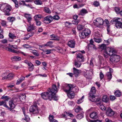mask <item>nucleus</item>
I'll return each instance as SVG.
<instances>
[{
    "label": "nucleus",
    "mask_w": 122,
    "mask_h": 122,
    "mask_svg": "<svg viewBox=\"0 0 122 122\" xmlns=\"http://www.w3.org/2000/svg\"><path fill=\"white\" fill-rule=\"evenodd\" d=\"M110 60L113 62H117L120 61V57L119 55L114 54L110 57Z\"/></svg>",
    "instance_id": "nucleus-8"
},
{
    "label": "nucleus",
    "mask_w": 122,
    "mask_h": 122,
    "mask_svg": "<svg viewBox=\"0 0 122 122\" xmlns=\"http://www.w3.org/2000/svg\"><path fill=\"white\" fill-rule=\"evenodd\" d=\"M88 13L87 10L85 9H82L80 11V13L81 15H83L85 14H86Z\"/></svg>",
    "instance_id": "nucleus-26"
},
{
    "label": "nucleus",
    "mask_w": 122,
    "mask_h": 122,
    "mask_svg": "<svg viewBox=\"0 0 122 122\" xmlns=\"http://www.w3.org/2000/svg\"><path fill=\"white\" fill-rule=\"evenodd\" d=\"M52 51V50L51 49H47V52L46 53V54H48L50 53L51 51Z\"/></svg>",
    "instance_id": "nucleus-63"
},
{
    "label": "nucleus",
    "mask_w": 122,
    "mask_h": 122,
    "mask_svg": "<svg viewBox=\"0 0 122 122\" xmlns=\"http://www.w3.org/2000/svg\"><path fill=\"white\" fill-rule=\"evenodd\" d=\"M17 99L15 98H13L9 102V104L10 107L12 108H14L15 107V105L13 102L16 103L17 101Z\"/></svg>",
    "instance_id": "nucleus-12"
},
{
    "label": "nucleus",
    "mask_w": 122,
    "mask_h": 122,
    "mask_svg": "<svg viewBox=\"0 0 122 122\" xmlns=\"http://www.w3.org/2000/svg\"><path fill=\"white\" fill-rule=\"evenodd\" d=\"M0 8L5 13V15L9 16L10 15V14L9 12L11 11L12 8L10 5L3 3L0 4Z\"/></svg>",
    "instance_id": "nucleus-2"
},
{
    "label": "nucleus",
    "mask_w": 122,
    "mask_h": 122,
    "mask_svg": "<svg viewBox=\"0 0 122 122\" xmlns=\"http://www.w3.org/2000/svg\"><path fill=\"white\" fill-rule=\"evenodd\" d=\"M31 36L30 35V34L29 33L26 35V37L24 39H28Z\"/></svg>",
    "instance_id": "nucleus-60"
},
{
    "label": "nucleus",
    "mask_w": 122,
    "mask_h": 122,
    "mask_svg": "<svg viewBox=\"0 0 122 122\" xmlns=\"http://www.w3.org/2000/svg\"><path fill=\"white\" fill-rule=\"evenodd\" d=\"M1 24L3 26H6V22L5 20H2Z\"/></svg>",
    "instance_id": "nucleus-49"
},
{
    "label": "nucleus",
    "mask_w": 122,
    "mask_h": 122,
    "mask_svg": "<svg viewBox=\"0 0 122 122\" xmlns=\"http://www.w3.org/2000/svg\"><path fill=\"white\" fill-rule=\"evenodd\" d=\"M22 110L25 117V118H23L22 119H24L26 121H28L30 120V118L26 114L28 112V109L26 107H23L22 108Z\"/></svg>",
    "instance_id": "nucleus-9"
},
{
    "label": "nucleus",
    "mask_w": 122,
    "mask_h": 122,
    "mask_svg": "<svg viewBox=\"0 0 122 122\" xmlns=\"http://www.w3.org/2000/svg\"><path fill=\"white\" fill-rule=\"evenodd\" d=\"M90 117L91 118L93 119H96L98 117L97 113L96 112H93L90 114Z\"/></svg>",
    "instance_id": "nucleus-19"
},
{
    "label": "nucleus",
    "mask_w": 122,
    "mask_h": 122,
    "mask_svg": "<svg viewBox=\"0 0 122 122\" xmlns=\"http://www.w3.org/2000/svg\"><path fill=\"white\" fill-rule=\"evenodd\" d=\"M6 98L4 101H5V107L6 108H8V106L6 104V102L9 100L10 99V98L9 97L7 96V97Z\"/></svg>",
    "instance_id": "nucleus-44"
},
{
    "label": "nucleus",
    "mask_w": 122,
    "mask_h": 122,
    "mask_svg": "<svg viewBox=\"0 0 122 122\" xmlns=\"http://www.w3.org/2000/svg\"><path fill=\"white\" fill-rule=\"evenodd\" d=\"M81 62L78 61L77 60H76L75 61L74 65L77 68L79 67H80L81 65Z\"/></svg>",
    "instance_id": "nucleus-22"
},
{
    "label": "nucleus",
    "mask_w": 122,
    "mask_h": 122,
    "mask_svg": "<svg viewBox=\"0 0 122 122\" xmlns=\"http://www.w3.org/2000/svg\"><path fill=\"white\" fill-rule=\"evenodd\" d=\"M7 20L10 22H13L15 20V18L14 17H9L7 18Z\"/></svg>",
    "instance_id": "nucleus-35"
},
{
    "label": "nucleus",
    "mask_w": 122,
    "mask_h": 122,
    "mask_svg": "<svg viewBox=\"0 0 122 122\" xmlns=\"http://www.w3.org/2000/svg\"><path fill=\"white\" fill-rule=\"evenodd\" d=\"M65 113H66L68 116H69L70 117H73L74 116V115L71 113L66 112Z\"/></svg>",
    "instance_id": "nucleus-56"
},
{
    "label": "nucleus",
    "mask_w": 122,
    "mask_h": 122,
    "mask_svg": "<svg viewBox=\"0 0 122 122\" xmlns=\"http://www.w3.org/2000/svg\"><path fill=\"white\" fill-rule=\"evenodd\" d=\"M95 22H94V24L96 26L98 27H101L103 25L104 21L101 18H97L95 20Z\"/></svg>",
    "instance_id": "nucleus-7"
},
{
    "label": "nucleus",
    "mask_w": 122,
    "mask_h": 122,
    "mask_svg": "<svg viewBox=\"0 0 122 122\" xmlns=\"http://www.w3.org/2000/svg\"><path fill=\"white\" fill-rule=\"evenodd\" d=\"M112 22H116L115 25L117 28H122V19L120 18L113 19L111 20Z\"/></svg>",
    "instance_id": "nucleus-6"
},
{
    "label": "nucleus",
    "mask_w": 122,
    "mask_h": 122,
    "mask_svg": "<svg viewBox=\"0 0 122 122\" xmlns=\"http://www.w3.org/2000/svg\"><path fill=\"white\" fill-rule=\"evenodd\" d=\"M7 73H5L3 74L2 75L3 79H7L9 80H11L13 79L14 76V75L12 73H10L8 74L6 76H5V75H6Z\"/></svg>",
    "instance_id": "nucleus-10"
},
{
    "label": "nucleus",
    "mask_w": 122,
    "mask_h": 122,
    "mask_svg": "<svg viewBox=\"0 0 122 122\" xmlns=\"http://www.w3.org/2000/svg\"><path fill=\"white\" fill-rule=\"evenodd\" d=\"M2 43L4 44H6L7 43V40L5 39L1 40V41Z\"/></svg>",
    "instance_id": "nucleus-55"
},
{
    "label": "nucleus",
    "mask_w": 122,
    "mask_h": 122,
    "mask_svg": "<svg viewBox=\"0 0 122 122\" xmlns=\"http://www.w3.org/2000/svg\"><path fill=\"white\" fill-rule=\"evenodd\" d=\"M114 94L115 96L117 97H120L121 95V92L119 90H117L114 93Z\"/></svg>",
    "instance_id": "nucleus-31"
},
{
    "label": "nucleus",
    "mask_w": 122,
    "mask_h": 122,
    "mask_svg": "<svg viewBox=\"0 0 122 122\" xmlns=\"http://www.w3.org/2000/svg\"><path fill=\"white\" fill-rule=\"evenodd\" d=\"M23 46L24 48L26 49L29 48L31 47L28 44L24 45H23Z\"/></svg>",
    "instance_id": "nucleus-54"
},
{
    "label": "nucleus",
    "mask_w": 122,
    "mask_h": 122,
    "mask_svg": "<svg viewBox=\"0 0 122 122\" xmlns=\"http://www.w3.org/2000/svg\"><path fill=\"white\" fill-rule=\"evenodd\" d=\"M11 0L14 3L15 7L17 8H18L19 7V5H18V3L19 4V2H18V1L17 0Z\"/></svg>",
    "instance_id": "nucleus-36"
},
{
    "label": "nucleus",
    "mask_w": 122,
    "mask_h": 122,
    "mask_svg": "<svg viewBox=\"0 0 122 122\" xmlns=\"http://www.w3.org/2000/svg\"><path fill=\"white\" fill-rule=\"evenodd\" d=\"M52 42L51 41L48 42V46L50 47H53V46L52 45Z\"/></svg>",
    "instance_id": "nucleus-53"
},
{
    "label": "nucleus",
    "mask_w": 122,
    "mask_h": 122,
    "mask_svg": "<svg viewBox=\"0 0 122 122\" xmlns=\"http://www.w3.org/2000/svg\"><path fill=\"white\" fill-rule=\"evenodd\" d=\"M36 104V102H34L33 105L30 107L29 109L30 111L32 112L34 114L39 113L41 112L40 110L38 109L37 106Z\"/></svg>",
    "instance_id": "nucleus-5"
},
{
    "label": "nucleus",
    "mask_w": 122,
    "mask_h": 122,
    "mask_svg": "<svg viewBox=\"0 0 122 122\" xmlns=\"http://www.w3.org/2000/svg\"><path fill=\"white\" fill-rule=\"evenodd\" d=\"M73 69L74 75L76 77L79 74L81 73V71L80 70L77 69L75 67H74Z\"/></svg>",
    "instance_id": "nucleus-18"
},
{
    "label": "nucleus",
    "mask_w": 122,
    "mask_h": 122,
    "mask_svg": "<svg viewBox=\"0 0 122 122\" xmlns=\"http://www.w3.org/2000/svg\"><path fill=\"white\" fill-rule=\"evenodd\" d=\"M30 51L31 52H32L33 54L36 56H39V54L38 53L37 51L35 50H32L31 49H30Z\"/></svg>",
    "instance_id": "nucleus-38"
},
{
    "label": "nucleus",
    "mask_w": 122,
    "mask_h": 122,
    "mask_svg": "<svg viewBox=\"0 0 122 122\" xmlns=\"http://www.w3.org/2000/svg\"><path fill=\"white\" fill-rule=\"evenodd\" d=\"M99 47L101 49L104 50V51L106 50L107 48L106 46V45L104 44H102V45L99 46Z\"/></svg>",
    "instance_id": "nucleus-42"
},
{
    "label": "nucleus",
    "mask_w": 122,
    "mask_h": 122,
    "mask_svg": "<svg viewBox=\"0 0 122 122\" xmlns=\"http://www.w3.org/2000/svg\"><path fill=\"white\" fill-rule=\"evenodd\" d=\"M7 50L10 52H12L14 53H17L18 52V51H17L11 49L10 47H8L7 48Z\"/></svg>",
    "instance_id": "nucleus-40"
},
{
    "label": "nucleus",
    "mask_w": 122,
    "mask_h": 122,
    "mask_svg": "<svg viewBox=\"0 0 122 122\" xmlns=\"http://www.w3.org/2000/svg\"><path fill=\"white\" fill-rule=\"evenodd\" d=\"M114 10L116 13L117 14H119L120 11V8L118 7H115L114 8Z\"/></svg>",
    "instance_id": "nucleus-43"
},
{
    "label": "nucleus",
    "mask_w": 122,
    "mask_h": 122,
    "mask_svg": "<svg viewBox=\"0 0 122 122\" xmlns=\"http://www.w3.org/2000/svg\"><path fill=\"white\" fill-rule=\"evenodd\" d=\"M96 92V90L95 89V88L93 86L91 88V91L89 93V95L90 94L93 95V94L95 93Z\"/></svg>",
    "instance_id": "nucleus-33"
},
{
    "label": "nucleus",
    "mask_w": 122,
    "mask_h": 122,
    "mask_svg": "<svg viewBox=\"0 0 122 122\" xmlns=\"http://www.w3.org/2000/svg\"><path fill=\"white\" fill-rule=\"evenodd\" d=\"M90 122H102V121L97 120H91Z\"/></svg>",
    "instance_id": "nucleus-64"
},
{
    "label": "nucleus",
    "mask_w": 122,
    "mask_h": 122,
    "mask_svg": "<svg viewBox=\"0 0 122 122\" xmlns=\"http://www.w3.org/2000/svg\"><path fill=\"white\" fill-rule=\"evenodd\" d=\"M97 105L98 106H100V108L102 111H105L106 108L103 105L101 104V103H97Z\"/></svg>",
    "instance_id": "nucleus-29"
},
{
    "label": "nucleus",
    "mask_w": 122,
    "mask_h": 122,
    "mask_svg": "<svg viewBox=\"0 0 122 122\" xmlns=\"http://www.w3.org/2000/svg\"><path fill=\"white\" fill-rule=\"evenodd\" d=\"M99 75L100 79H102L104 77L103 74L102 72H100Z\"/></svg>",
    "instance_id": "nucleus-58"
},
{
    "label": "nucleus",
    "mask_w": 122,
    "mask_h": 122,
    "mask_svg": "<svg viewBox=\"0 0 122 122\" xmlns=\"http://www.w3.org/2000/svg\"><path fill=\"white\" fill-rule=\"evenodd\" d=\"M11 60L13 61H19L21 60V58L18 56H14L11 58Z\"/></svg>",
    "instance_id": "nucleus-25"
},
{
    "label": "nucleus",
    "mask_w": 122,
    "mask_h": 122,
    "mask_svg": "<svg viewBox=\"0 0 122 122\" xmlns=\"http://www.w3.org/2000/svg\"><path fill=\"white\" fill-rule=\"evenodd\" d=\"M29 66L28 69L30 71H32L34 68V66L31 63H30L28 65Z\"/></svg>",
    "instance_id": "nucleus-27"
},
{
    "label": "nucleus",
    "mask_w": 122,
    "mask_h": 122,
    "mask_svg": "<svg viewBox=\"0 0 122 122\" xmlns=\"http://www.w3.org/2000/svg\"><path fill=\"white\" fill-rule=\"evenodd\" d=\"M76 59L78 61L83 62L84 61V58L83 55L81 53H78L76 55Z\"/></svg>",
    "instance_id": "nucleus-14"
},
{
    "label": "nucleus",
    "mask_w": 122,
    "mask_h": 122,
    "mask_svg": "<svg viewBox=\"0 0 122 122\" xmlns=\"http://www.w3.org/2000/svg\"><path fill=\"white\" fill-rule=\"evenodd\" d=\"M47 0H36L34 1L35 4L36 5H41L42 2L46 1Z\"/></svg>",
    "instance_id": "nucleus-23"
},
{
    "label": "nucleus",
    "mask_w": 122,
    "mask_h": 122,
    "mask_svg": "<svg viewBox=\"0 0 122 122\" xmlns=\"http://www.w3.org/2000/svg\"><path fill=\"white\" fill-rule=\"evenodd\" d=\"M36 24L37 26H40L41 25V23L39 20L36 21Z\"/></svg>",
    "instance_id": "nucleus-62"
},
{
    "label": "nucleus",
    "mask_w": 122,
    "mask_h": 122,
    "mask_svg": "<svg viewBox=\"0 0 122 122\" xmlns=\"http://www.w3.org/2000/svg\"><path fill=\"white\" fill-rule=\"evenodd\" d=\"M94 5L96 6H98L99 5V3L97 1H95L93 3Z\"/></svg>",
    "instance_id": "nucleus-57"
},
{
    "label": "nucleus",
    "mask_w": 122,
    "mask_h": 122,
    "mask_svg": "<svg viewBox=\"0 0 122 122\" xmlns=\"http://www.w3.org/2000/svg\"><path fill=\"white\" fill-rule=\"evenodd\" d=\"M26 97L25 95L24 94L21 95L20 97V99L21 101L25 100Z\"/></svg>",
    "instance_id": "nucleus-37"
},
{
    "label": "nucleus",
    "mask_w": 122,
    "mask_h": 122,
    "mask_svg": "<svg viewBox=\"0 0 122 122\" xmlns=\"http://www.w3.org/2000/svg\"><path fill=\"white\" fill-rule=\"evenodd\" d=\"M54 116L53 115H49V119L50 122H57L56 120L54 119Z\"/></svg>",
    "instance_id": "nucleus-24"
},
{
    "label": "nucleus",
    "mask_w": 122,
    "mask_h": 122,
    "mask_svg": "<svg viewBox=\"0 0 122 122\" xmlns=\"http://www.w3.org/2000/svg\"><path fill=\"white\" fill-rule=\"evenodd\" d=\"M108 100L109 98L107 96L104 95L103 96L102 99V101L103 102H108Z\"/></svg>",
    "instance_id": "nucleus-32"
},
{
    "label": "nucleus",
    "mask_w": 122,
    "mask_h": 122,
    "mask_svg": "<svg viewBox=\"0 0 122 122\" xmlns=\"http://www.w3.org/2000/svg\"><path fill=\"white\" fill-rule=\"evenodd\" d=\"M83 115L82 114H80L76 116L77 118L79 119H80L83 118Z\"/></svg>",
    "instance_id": "nucleus-51"
},
{
    "label": "nucleus",
    "mask_w": 122,
    "mask_h": 122,
    "mask_svg": "<svg viewBox=\"0 0 122 122\" xmlns=\"http://www.w3.org/2000/svg\"><path fill=\"white\" fill-rule=\"evenodd\" d=\"M75 44V41L74 40H70L68 43V46L71 48L74 47Z\"/></svg>",
    "instance_id": "nucleus-17"
},
{
    "label": "nucleus",
    "mask_w": 122,
    "mask_h": 122,
    "mask_svg": "<svg viewBox=\"0 0 122 122\" xmlns=\"http://www.w3.org/2000/svg\"><path fill=\"white\" fill-rule=\"evenodd\" d=\"M75 87V84L71 85L69 84L66 86L67 89L64 90L65 92L67 93V96L70 99H72L74 97L75 94L73 92H71V91Z\"/></svg>",
    "instance_id": "nucleus-3"
},
{
    "label": "nucleus",
    "mask_w": 122,
    "mask_h": 122,
    "mask_svg": "<svg viewBox=\"0 0 122 122\" xmlns=\"http://www.w3.org/2000/svg\"><path fill=\"white\" fill-rule=\"evenodd\" d=\"M116 52V51L114 49L108 47L107 48L106 50L104 51V56L105 57L107 58V56L106 55V54L109 56H112L113 54H115Z\"/></svg>",
    "instance_id": "nucleus-4"
},
{
    "label": "nucleus",
    "mask_w": 122,
    "mask_h": 122,
    "mask_svg": "<svg viewBox=\"0 0 122 122\" xmlns=\"http://www.w3.org/2000/svg\"><path fill=\"white\" fill-rule=\"evenodd\" d=\"M25 77L23 76H22L19 79L17 80L16 82V84L18 85L24 79Z\"/></svg>",
    "instance_id": "nucleus-28"
},
{
    "label": "nucleus",
    "mask_w": 122,
    "mask_h": 122,
    "mask_svg": "<svg viewBox=\"0 0 122 122\" xmlns=\"http://www.w3.org/2000/svg\"><path fill=\"white\" fill-rule=\"evenodd\" d=\"M84 33L85 36H89L91 34V31L89 29H85L84 31H83Z\"/></svg>",
    "instance_id": "nucleus-21"
},
{
    "label": "nucleus",
    "mask_w": 122,
    "mask_h": 122,
    "mask_svg": "<svg viewBox=\"0 0 122 122\" xmlns=\"http://www.w3.org/2000/svg\"><path fill=\"white\" fill-rule=\"evenodd\" d=\"M9 35L10 38L11 39H14L16 37V36L13 34L11 33H9Z\"/></svg>",
    "instance_id": "nucleus-41"
},
{
    "label": "nucleus",
    "mask_w": 122,
    "mask_h": 122,
    "mask_svg": "<svg viewBox=\"0 0 122 122\" xmlns=\"http://www.w3.org/2000/svg\"><path fill=\"white\" fill-rule=\"evenodd\" d=\"M94 39L95 41L98 43L102 41V40L100 38H94Z\"/></svg>",
    "instance_id": "nucleus-50"
},
{
    "label": "nucleus",
    "mask_w": 122,
    "mask_h": 122,
    "mask_svg": "<svg viewBox=\"0 0 122 122\" xmlns=\"http://www.w3.org/2000/svg\"><path fill=\"white\" fill-rule=\"evenodd\" d=\"M34 18L35 21L38 20L41 18V16L40 15H37L35 16Z\"/></svg>",
    "instance_id": "nucleus-39"
},
{
    "label": "nucleus",
    "mask_w": 122,
    "mask_h": 122,
    "mask_svg": "<svg viewBox=\"0 0 122 122\" xmlns=\"http://www.w3.org/2000/svg\"><path fill=\"white\" fill-rule=\"evenodd\" d=\"M89 97L90 98V99L92 102H98L100 100V99L95 98V96L91 94L89 95Z\"/></svg>",
    "instance_id": "nucleus-15"
},
{
    "label": "nucleus",
    "mask_w": 122,
    "mask_h": 122,
    "mask_svg": "<svg viewBox=\"0 0 122 122\" xmlns=\"http://www.w3.org/2000/svg\"><path fill=\"white\" fill-rule=\"evenodd\" d=\"M114 114V112L110 107L107 108L106 112V114L107 116L111 117L113 116Z\"/></svg>",
    "instance_id": "nucleus-13"
},
{
    "label": "nucleus",
    "mask_w": 122,
    "mask_h": 122,
    "mask_svg": "<svg viewBox=\"0 0 122 122\" xmlns=\"http://www.w3.org/2000/svg\"><path fill=\"white\" fill-rule=\"evenodd\" d=\"M45 11L47 13H51V11L48 7H45L44 9Z\"/></svg>",
    "instance_id": "nucleus-45"
},
{
    "label": "nucleus",
    "mask_w": 122,
    "mask_h": 122,
    "mask_svg": "<svg viewBox=\"0 0 122 122\" xmlns=\"http://www.w3.org/2000/svg\"><path fill=\"white\" fill-rule=\"evenodd\" d=\"M110 100L111 101H113L115 99V97L114 96H111L110 97Z\"/></svg>",
    "instance_id": "nucleus-61"
},
{
    "label": "nucleus",
    "mask_w": 122,
    "mask_h": 122,
    "mask_svg": "<svg viewBox=\"0 0 122 122\" xmlns=\"http://www.w3.org/2000/svg\"><path fill=\"white\" fill-rule=\"evenodd\" d=\"M52 17L51 15H48L44 18V22L46 24L50 23L53 20Z\"/></svg>",
    "instance_id": "nucleus-11"
},
{
    "label": "nucleus",
    "mask_w": 122,
    "mask_h": 122,
    "mask_svg": "<svg viewBox=\"0 0 122 122\" xmlns=\"http://www.w3.org/2000/svg\"><path fill=\"white\" fill-rule=\"evenodd\" d=\"M50 37L51 38L50 40H53L58 41L59 40V37L53 34L50 35Z\"/></svg>",
    "instance_id": "nucleus-20"
},
{
    "label": "nucleus",
    "mask_w": 122,
    "mask_h": 122,
    "mask_svg": "<svg viewBox=\"0 0 122 122\" xmlns=\"http://www.w3.org/2000/svg\"><path fill=\"white\" fill-rule=\"evenodd\" d=\"M7 108L10 111H11L13 113H14L15 112V110L13 109L14 108H12L11 107H8V108Z\"/></svg>",
    "instance_id": "nucleus-59"
},
{
    "label": "nucleus",
    "mask_w": 122,
    "mask_h": 122,
    "mask_svg": "<svg viewBox=\"0 0 122 122\" xmlns=\"http://www.w3.org/2000/svg\"><path fill=\"white\" fill-rule=\"evenodd\" d=\"M19 5H25V1L22 0L19 1Z\"/></svg>",
    "instance_id": "nucleus-46"
},
{
    "label": "nucleus",
    "mask_w": 122,
    "mask_h": 122,
    "mask_svg": "<svg viewBox=\"0 0 122 122\" xmlns=\"http://www.w3.org/2000/svg\"><path fill=\"white\" fill-rule=\"evenodd\" d=\"M106 75L107 79L110 80L112 78V74L110 72H107L106 74Z\"/></svg>",
    "instance_id": "nucleus-34"
},
{
    "label": "nucleus",
    "mask_w": 122,
    "mask_h": 122,
    "mask_svg": "<svg viewBox=\"0 0 122 122\" xmlns=\"http://www.w3.org/2000/svg\"><path fill=\"white\" fill-rule=\"evenodd\" d=\"M53 20V19H55L56 20H58L60 18L59 16L58 15H54L53 17H52Z\"/></svg>",
    "instance_id": "nucleus-52"
},
{
    "label": "nucleus",
    "mask_w": 122,
    "mask_h": 122,
    "mask_svg": "<svg viewBox=\"0 0 122 122\" xmlns=\"http://www.w3.org/2000/svg\"><path fill=\"white\" fill-rule=\"evenodd\" d=\"M57 89L56 85H53L52 89H49L47 92H44L41 94V95L42 98L44 100L49 99L51 100V99L53 97L54 95L57 92Z\"/></svg>",
    "instance_id": "nucleus-1"
},
{
    "label": "nucleus",
    "mask_w": 122,
    "mask_h": 122,
    "mask_svg": "<svg viewBox=\"0 0 122 122\" xmlns=\"http://www.w3.org/2000/svg\"><path fill=\"white\" fill-rule=\"evenodd\" d=\"M29 26L27 28L28 31H30L35 30L36 27L34 26V24L32 23H30Z\"/></svg>",
    "instance_id": "nucleus-16"
},
{
    "label": "nucleus",
    "mask_w": 122,
    "mask_h": 122,
    "mask_svg": "<svg viewBox=\"0 0 122 122\" xmlns=\"http://www.w3.org/2000/svg\"><path fill=\"white\" fill-rule=\"evenodd\" d=\"M84 27L81 25H78L77 27V29L79 30H81L83 29Z\"/></svg>",
    "instance_id": "nucleus-48"
},
{
    "label": "nucleus",
    "mask_w": 122,
    "mask_h": 122,
    "mask_svg": "<svg viewBox=\"0 0 122 122\" xmlns=\"http://www.w3.org/2000/svg\"><path fill=\"white\" fill-rule=\"evenodd\" d=\"M79 36L80 38L82 39L85 38L86 37V36H85V35L83 31L82 32L80 33Z\"/></svg>",
    "instance_id": "nucleus-30"
},
{
    "label": "nucleus",
    "mask_w": 122,
    "mask_h": 122,
    "mask_svg": "<svg viewBox=\"0 0 122 122\" xmlns=\"http://www.w3.org/2000/svg\"><path fill=\"white\" fill-rule=\"evenodd\" d=\"M81 108L79 106L78 107L75 109V111L76 112H78L81 111Z\"/></svg>",
    "instance_id": "nucleus-47"
}]
</instances>
